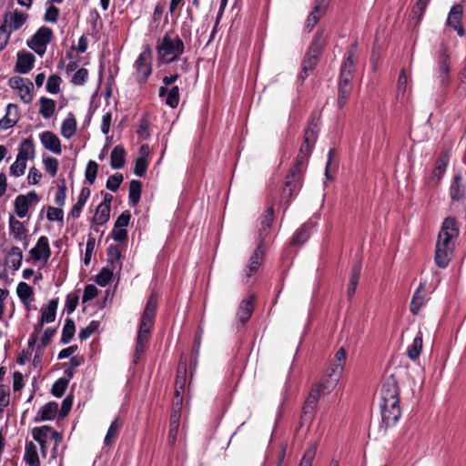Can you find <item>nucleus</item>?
Returning <instances> with one entry per match:
<instances>
[{
    "instance_id": "42",
    "label": "nucleus",
    "mask_w": 466,
    "mask_h": 466,
    "mask_svg": "<svg viewBox=\"0 0 466 466\" xmlns=\"http://www.w3.org/2000/svg\"><path fill=\"white\" fill-rule=\"evenodd\" d=\"M16 292L17 296L25 305L28 306L31 303L33 289L30 285L25 282H20L17 285Z\"/></svg>"
},
{
    "instance_id": "4",
    "label": "nucleus",
    "mask_w": 466,
    "mask_h": 466,
    "mask_svg": "<svg viewBox=\"0 0 466 466\" xmlns=\"http://www.w3.org/2000/svg\"><path fill=\"white\" fill-rule=\"evenodd\" d=\"M380 408H397L399 405V392L397 384L394 380L389 379L383 384L380 399Z\"/></svg>"
},
{
    "instance_id": "62",
    "label": "nucleus",
    "mask_w": 466,
    "mask_h": 466,
    "mask_svg": "<svg viewBox=\"0 0 466 466\" xmlns=\"http://www.w3.org/2000/svg\"><path fill=\"white\" fill-rule=\"evenodd\" d=\"M97 169H98V166L95 161L90 160L87 163V166L86 168V178L89 183H91V184L94 183V181L96 177Z\"/></svg>"
},
{
    "instance_id": "27",
    "label": "nucleus",
    "mask_w": 466,
    "mask_h": 466,
    "mask_svg": "<svg viewBox=\"0 0 466 466\" xmlns=\"http://www.w3.org/2000/svg\"><path fill=\"white\" fill-rule=\"evenodd\" d=\"M448 166V159L446 157H442L438 159L436 162V166L433 169L432 175L430 178V183L432 186H437L441 180L444 173L446 172V168Z\"/></svg>"
},
{
    "instance_id": "29",
    "label": "nucleus",
    "mask_w": 466,
    "mask_h": 466,
    "mask_svg": "<svg viewBox=\"0 0 466 466\" xmlns=\"http://www.w3.org/2000/svg\"><path fill=\"white\" fill-rule=\"evenodd\" d=\"M24 460L29 466H40L37 448L34 442L25 443Z\"/></svg>"
},
{
    "instance_id": "51",
    "label": "nucleus",
    "mask_w": 466,
    "mask_h": 466,
    "mask_svg": "<svg viewBox=\"0 0 466 466\" xmlns=\"http://www.w3.org/2000/svg\"><path fill=\"white\" fill-rule=\"evenodd\" d=\"M9 261L14 270H17L21 267L23 253L20 248L13 247L9 252Z\"/></svg>"
},
{
    "instance_id": "18",
    "label": "nucleus",
    "mask_w": 466,
    "mask_h": 466,
    "mask_svg": "<svg viewBox=\"0 0 466 466\" xmlns=\"http://www.w3.org/2000/svg\"><path fill=\"white\" fill-rule=\"evenodd\" d=\"M462 14V6L461 5H456L451 9L447 19V24L451 26L460 36L464 35V30L461 25Z\"/></svg>"
},
{
    "instance_id": "24",
    "label": "nucleus",
    "mask_w": 466,
    "mask_h": 466,
    "mask_svg": "<svg viewBox=\"0 0 466 466\" xmlns=\"http://www.w3.org/2000/svg\"><path fill=\"white\" fill-rule=\"evenodd\" d=\"M181 418L180 410H173L170 415L169 431H168V443L173 446L177 441V436L179 428V420Z\"/></svg>"
},
{
    "instance_id": "47",
    "label": "nucleus",
    "mask_w": 466,
    "mask_h": 466,
    "mask_svg": "<svg viewBox=\"0 0 466 466\" xmlns=\"http://www.w3.org/2000/svg\"><path fill=\"white\" fill-rule=\"evenodd\" d=\"M76 332V326L71 319H66L62 330L61 342L64 344L68 343L74 337Z\"/></svg>"
},
{
    "instance_id": "17",
    "label": "nucleus",
    "mask_w": 466,
    "mask_h": 466,
    "mask_svg": "<svg viewBox=\"0 0 466 466\" xmlns=\"http://www.w3.org/2000/svg\"><path fill=\"white\" fill-rule=\"evenodd\" d=\"M39 138L46 149L53 152L54 154H61V142L55 133L51 131H45L40 134Z\"/></svg>"
},
{
    "instance_id": "11",
    "label": "nucleus",
    "mask_w": 466,
    "mask_h": 466,
    "mask_svg": "<svg viewBox=\"0 0 466 466\" xmlns=\"http://www.w3.org/2000/svg\"><path fill=\"white\" fill-rule=\"evenodd\" d=\"M150 59V52L145 51L139 55L135 63L137 77L139 82H145L151 74L152 68Z\"/></svg>"
},
{
    "instance_id": "25",
    "label": "nucleus",
    "mask_w": 466,
    "mask_h": 466,
    "mask_svg": "<svg viewBox=\"0 0 466 466\" xmlns=\"http://www.w3.org/2000/svg\"><path fill=\"white\" fill-rule=\"evenodd\" d=\"M57 299H50L48 303L41 308L40 319L42 322L51 323L54 322L56 316Z\"/></svg>"
},
{
    "instance_id": "43",
    "label": "nucleus",
    "mask_w": 466,
    "mask_h": 466,
    "mask_svg": "<svg viewBox=\"0 0 466 466\" xmlns=\"http://www.w3.org/2000/svg\"><path fill=\"white\" fill-rule=\"evenodd\" d=\"M120 427H121V423L119 422V420L117 419H115L111 422V424L108 428V431L106 432V435L105 437V440H104V442L106 445L110 446L116 441V437L118 435V431L120 430Z\"/></svg>"
},
{
    "instance_id": "15",
    "label": "nucleus",
    "mask_w": 466,
    "mask_h": 466,
    "mask_svg": "<svg viewBox=\"0 0 466 466\" xmlns=\"http://www.w3.org/2000/svg\"><path fill=\"white\" fill-rule=\"evenodd\" d=\"M328 8L327 0H318L305 21V28L310 32L323 16Z\"/></svg>"
},
{
    "instance_id": "57",
    "label": "nucleus",
    "mask_w": 466,
    "mask_h": 466,
    "mask_svg": "<svg viewBox=\"0 0 466 466\" xmlns=\"http://www.w3.org/2000/svg\"><path fill=\"white\" fill-rule=\"evenodd\" d=\"M46 171L52 177H55L58 170V160L55 157H47L43 159Z\"/></svg>"
},
{
    "instance_id": "39",
    "label": "nucleus",
    "mask_w": 466,
    "mask_h": 466,
    "mask_svg": "<svg viewBox=\"0 0 466 466\" xmlns=\"http://www.w3.org/2000/svg\"><path fill=\"white\" fill-rule=\"evenodd\" d=\"M422 350V334L420 331L414 338L412 343L408 347L407 354L411 360L419 358Z\"/></svg>"
},
{
    "instance_id": "3",
    "label": "nucleus",
    "mask_w": 466,
    "mask_h": 466,
    "mask_svg": "<svg viewBox=\"0 0 466 466\" xmlns=\"http://www.w3.org/2000/svg\"><path fill=\"white\" fill-rule=\"evenodd\" d=\"M157 51L163 63H170L183 53L184 43L177 35L167 34L157 46Z\"/></svg>"
},
{
    "instance_id": "32",
    "label": "nucleus",
    "mask_w": 466,
    "mask_h": 466,
    "mask_svg": "<svg viewBox=\"0 0 466 466\" xmlns=\"http://www.w3.org/2000/svg\"><path fill=\"white\" fill-rule=\"evenodd\" d=\"M76 120L72 114H69L68 116L62 122L61 126V135L66 138H71L76 132Z\"/></svg>"
},
{
    "instance_id": "9",
    "label": "nucleus",
    "mask_w": 466,
    "mask_h": 466,
    "mask_svg": "<svg viewBox=\"0 0 466 466\" xmlns=\"http://www.w3.org/2000/svg\"><path fill=\"white\" fill-rule=\"evenodd\" d=\"M27 17V15L21 11H10L5 14L2 25L12 34L25 24Z\"/></svg>"
},
{
    "instance_id": "60",
    "label": "nucleus",
    "mask_w": 466,
    "mask_h": 466,
    "mask_svg": "<svg viewBox=\"0 0 466 466\" xmlns=\"http://www.w3.org/2000/svg\"><path fill=\"white\" fill-rule=\"evenodd\" d=\"M318 62V56H315L310 54H307L306 58L303 61L302 65V71L305 74V76H308L309 72L312 71L317 65Z\"/></svg>"
},
{
    "instance_id": "16",
    "label": "nucleus",
    "mask_w": 466,
    "mask_h": 466,
    "mask_svg": "<svg viewBox=\"0 0 466 466\" xmlns=\"http://www.w3.org/2000/svg\"><path fill=\"white\" fill-rule=\"evenodd\" d=\"M131 215L128 211L121 213L115 222L114 228L111 232L112 238L116 241H123L127 238V231L126 228L128 226Z\"/></svg>"
},
{
    "instance_id": "44",
    "label": "nucleus",
    "mask_w": 466,
    "mask_h": 466,
    "mask_svg": "<svg viewBox=\"0 0 466 466\" xmlns=\"http://www.w3.org/2000/svg\"><path fill=\"white\" fill-rule=\"evenodd\" d=\"M108 262L110 263L112 269L121 268V253L117 247L109 246L107 248Z\"/></svg>"
},
{
    "instance_id": "22",
    "label": "nucleus",
    "mask_w": 466,
    "mask_h": 466,
    "mask_svg": "<svg viewBox=\"0 0 466 466\" xmlns=\"http://www.w3.org/2000/svg\"><path fill=\"white\" fill-rule=\"evenodd\" d=\"M35 56L28 52L17 54L16 69L22 74L28 73L34 66Z\"/></svg>"
},
{
    "instance_id": "50",
    "label": "nucleus",
    "mask_w": 466,
    "mask_h": 466,
    "mask_svg": "<svg viewBox=\"0 0 466 466\" xmlns=\"http://www.w3.org/2000/svg\"><path fill=\"white\" fill-rule=\"evenodd\" d=\"M323 46H324L323 32H319L316 34V35L309 46L308 53L319 57Z\"/></svg>"
},
{
    "instance_id": "33",
    "label": "nucleus",
    "mask_w": 466,
    "mask_h": 466,
    "mask_svg": "<svg viewBox=\"0 0 466 466\" xmlns=\"http://www.w3.org/2000/svg\"><path fill=\"white\" fill-rule=\"evenodd\" d=\"M109 217L110 208L108 207V203H100L96 208L92 221L96 225H104L108 221Z\"/></svg>"
},
{
    "instance_id": "58",
    "label": "nucleus",
    "mask_w": 466,
    "mask_h": 466,
    "mask_svg": "<svg viewBox=\"0 0 466 466\" xmlns=\"http://www.w3.org/2000/svg\"><path fill=\"white\" fill-rule=\"evenodd\" d=\"M318 136V127L315 124L309 125V127L306 129L304 134V139L303 141L315 145Z\"/></svg>"
},
{
    "instance_id": "64",
    "label": "nucleus",
    "mask_w": 466,
    "mask_h": 466,
    "mask_svg": "<svg viewBox=\"0 0 466 466\" xmlns=\"http://www.w3.org/2000/svg\"><path fill=\"white\" fill-rule=\"evenodd\" d=\"M147 168V161L144 156H140L136 160L134 172L138 177H143Z\"/></svg>"
},
{
    "instance_id": "34",
    "label": "nucleus",
    "mask_w": 466,
    "mask_h": 466,
    "mask_svg": "<svg viewBox=\"0 0 466 466\" xmlns=\"http://www.w3.org/2000/svg\"><path fill=\"white\" fill-rule=\"evenodd\" d=\"M254 309V299L249 297L244 300L238 310V318L241 323H245L251 316Z\"/></svg>"
},
{
    "instance_id": "21",
    "label": "nucleus",
    "mask_w": 466,
    "mask_h": 466,
    "mask_svg": "<svg viewBox=\"0 0 466 466\" xmlns=\"http://www.w3.org/2000/svg\"><path fill=\"white\" fill-rule=\"evenodd\" d=\"M35 145L32 138L23 140L18 148L16 158L27 162L35 158Z\"/></svg>"
},
{
    "instance_id": "20",
    "label": "nucleus",
    "mask_w": 466,
    "mask_h": 466,
    "mask_svg": "<svg viewBox=\"0 0 466 466\" xmlns=\"http://www.w3.org/2000/svg\"><path fill=\"white\" fill-rule=\"evenodd\" d=\"M19 119V112L16 105L9 104L6 107V113L0 119V128L8 129L14 127Z\"/></svg>"
},
{
    "instance_id": "12",
    "label": "nucleus",
    "mask_w": 466,
    "mask_h": 466,
    "mask_svg": "<svg viewBox=\"0 0 466 466\" xmlns=\"http://www.w3.org/2000/svg\"><path fill=\"white\" fill-rule=\"evenodd\" d=\"M304 168L293 165L289 172L286 177L284 194H287L289 198H291L294 191L300 184Z\"/></svg>"
},
{
    "instance_id": "8",
    "label": "nucleus",
    "mask_w": 466,
    "mask_h": 466,
    "mask_svg": "<svg viewBox=\"0 0 466 466\" xmlns=\"http://www.w3.org/2000/svg\"><path fill=\"white\" fill-rule=\"evenodd\" d=\"M450 197L452 202H463L466 198V173L456 174L450 186Z\"/></svg>"
},
{
    "instance_id": "55",
    "label": "nucleus",
    "mask_w": 466,
    "mask_h": 466,
    "mask_svg": "<svg viewBox=\"0 0 466 466\" xmlns=\"http://www.w3.org/2000/svg\"><path fill=\"white\" fill-rule=\"evenodd\" d=\"M62 79L57 75H52L48 77L46 82V90L51 94H56L60 90Z\"/></svg>"
},
{
    "instance_id": "52",
    "label": "nucleus",
    "mask_w": 466,
    "mask_h": 466,
    "mask_svg": "<svg viewBox=\"0 0 466 466\" xmlns=\"http://www.w3.org/2000/svg\"><path fill=\"white\" fill-rule=\"evenodd\" d=\"M355 58L352 53H349L348 57L344 61L340 70V76L352 78L354 71Z\"/></svg>"
},
{
    "instance_id": "46",
    "label": "nucleus",
    "mask_w": 466,
    "mask_h": 466,
    "mask_svg": "<svg viewBox=\"0 0 466 466\" xmlns=\"http://www.w3.org/2000/svg\"><path fill=\"white\" fill-rule=\"evenodd\" d=\"M360 276V267L355 266L352 270L349 287H348V290H347V297L349 299H350L353 297V295L355 294V291H356V289H357V286L359 283Z\"/></svg>"
},
{
    "instance_id": "1",
    "label": "nucleus",
    "mask_w": 466,
    "mask_h": 466,
    "mask_svg": "<svg viewBox=\"0 0 466 466\" xmlns=\"http://www.w3.org/2000/svg\"><path fill=\"white\" fill-rule=\"evenodd\" d=\"M459 235L457 223L452 218H446L442 223L435 248L434 260L438 267L446 268L454 250V239Z\"/></svg>"
},
{
    "instance_id": "36",
    "label": "nucleus",
    "mask_w": 466,
    "mask_h": 466,
    "mask_svg": "<svg viewBox=\"0 0 466 466\" xmlns=\"http://www.w3.org/2000/svg\"><path fill=\"white\" fill-rule=\"evenodd\" d=\"M313 147H314L313 145L303 141V143L301 144V146L299 147V154L297 156L296 162L294 165L304 168L306 166V163L308 161V158L309 157V156L312 152Z\"/></svg>"
},
{
    "instance_id": "41",
    "label": "nucleus",
    "mask_w": 466,
    "mask_h": 466,
    "mask_svg": "<svg viewBox=\"0 0 466 466\" xmlns=\"http://www.w3.org/2000/svg\"><path fill=\"white\" fill-rule=\"evenodd\" d=\"M350 77L340 76L339 88V105L343 106L350 93Z\"/></svg>"
},
{
    "instance_id": "14",
    "label": "nucleus",
    "mask_w": 466,
    "mask_h": 466,
    "mask_svg": "<svg viewBox=\"0 0 466 466\" xmlns=\"http://www.w3.org/2000/svg\"><path fill=\"white\" fill-rule=\"evenodd\" d=\"M330 383L332 381L329 380L316 383L306 398V405L309 407L317 405L319 400L329 391Z\"/></svg>"
},
{
    "instance_id": "10",
    "label": "nucleus",
    "mask_w": 466,
    "mask_h": 466,
    "mask_svg": "<svg viewBox=\"0 0 466 466\" xmlns=\"http://www.w3.org/2000/svg\"><path fill=\"white\" fill-rule=\"evenodd\" d=\"M38 200V196L35 191L28 192L25 195L17 196L14 203L16 215L20 218H24L26 217L30 206Z\"/></svg>"
},
{
    "instance_id": "23",
    "label": "nucleus",
    "mask_w": 466,
    "mask_h": 466,
    "mask_svg": "<svg viewBox=\"0 0 466 466\" xmlns=\"http://www.w3.org/2000/svg\"><path fill=\"white\" fill-rule=\"evenodd\" d=\"M427 292L424 287V284H420L419 288L416 289L413 294L411 302H410V311L412 314H418L421 307L424 305L426 301Z\"/></svg>"
},
{
    "instance_id": "26",
    "label": "nucleus",
    "mask_w": 466,
    "mask_h": 466,
    "mask_svg": "<svg viewBox=\"0 0 466 466\" xmlns=\"http://www.w3.org/2000/svg\"><path fill=\"white\" fill-rule=\"evenodd\" d=\"M264 252L259 246L252 254L248 260V264L245 270L247 277L252 276L258 269L262 260H263Z\"/></svg>"
},
{
    "instance_id": "53",
    "label": "nucleus",
    "mask_w": 466,
    "mask_h": 466,
    "mask_svg": "<svg viewBox=\"0 0 466 466\" xmlns=\"http://www.w3.org/2000/svg\"><path fill=\"white\" fill-rule=\"evenodd\" d=\"M179 103V88L178 86L171 87L167 94L166 104L171 108H176Z\"/></svg>"
},
{
    "instance_id": "7",
    "label": "nucleus",
    "mask_w": 466,
    "mask_h": 466,
    "mask_svg": "<svg viewBox=\"0 0 466 466\" xmlns=\"http://www.w3.org/2000/svg\"><path fill=\"white\" fill-rule=\"evenodd\" d=\"M9 86L11 88L17 91L24 103L28 104L33 100L32 90L34 86L30 80L20 76H14L9 79Z\"/></svg>"
},
{
    "instance_id": "19",
    "label": "nucleus",
    "mask_w": 466,
    "mask_h": 466,
    "mask_svg": "<svg viewBox=\"0 0 466 466\" xmlns=\"http://www.w3.org/2000/svg\"><path fill=\"white\" fill-rule=\"evenodd\" d=\"M33 439L40 445L41 453L44 457L46 456V443L50 437V427L41 426L32 429Z\"/></svg>"
},
{
    "instance_id": "37",
    "label": "nucleus",
    "mask_w": 466,
    "mask_h": 466,
    "mask_svg": "<svg viewBox=\"0 0 466 466\" xmlns=\"http://www.w3.org/2000/svg\"><path fill=\"white\" fill-rule=\"evenodd\" d=\"M89 196L90 190L87 187H84L81 189L77 202L74 205L70 212V215L73 218H77L80 216L81 210L85 206L86 202L87 201Z\"/></svg>"
},
{
    "instance_id": "54",
    "label": "nucleus",
    "mask_w": 466,
    "mask_h": 466,
    "mask_svg": "<svg viewBox=\"0 0 466 466\" xmlns=\"http://www.w3.org/2000/svg\"><path fill=\"white\" fill-rule=\"evenodd\" d=\"M317 447L315 444L310 445L304 452L299 466H312V462L316 456Z\"/></svg>"
},
{
    "instance_id": "59",
    "label": "nucleus",
    "mask_w": 466,
    "mask_h": 466,
    "mask_svg": "<svg viewBox=\"0 0 466 466\" xmlns=\"http://www.w3.org/2000/svg\"><path fill=\"white\" fill-rule=\"evenodd\" d=\"M46 218L49 221H59L63 222L64 220V212L59 208L48 207Z\"/></svg>"
},
{
    "instance_id": "6",
    "label": "nucleus",
    "mask_w": 466,
    "mask_h": 466,
    "mask_svg": "<svg viewBox=\"0 0 466 466\" xmlns=\"http://www.w3.org/2000/svg\"><path fill=\"white\" fill-rule=\"evenodd\" d=\"M53 36V32L50 28L42 26L30 40L27 41V46L39 56H43L46 51V46L50 43Z\"/></svg>"
},
{
    "instance_id": "61",
    "label": "nucleus",
    "mask_w": 466,
    "mask_h": 466,
    "mask_svg": "<svg viewBox=\"0 0 466 466\" xmlns=\"http://www.w3.org/2000/svg\"><path fill=\"white\" fill-rule=\"evenodd\" d=\"M113 273L108 268H103L96 276V281L98 285L105 287L112 279Z\"/></svg>"
},
{
    "instance_id": "48",
    "label": "nucleus",
    "mask_w": 466,
    "mask_h": 466,
    "mask_svg": "<svg viewBox=\"0 0 466 466\" xmlns=\"http://www.w3.org/2000/svg\"><path fill=\"white\" fill-rule=\"evenodd\" d=\"M141 182L138 180H132L129 185V202L132 205H137L141 196Z\"/></svg>"
},
{
    "instance_id": "2",
    "label": "nucleus",
    "mask_w": 466,
    "mask_h": 466,
    "mask_svg": "<svg viewBox=\"0 0 466 466\" xmlns=\"http://www.w3.org/2000/svg\"><path fill=\"white\" fill-rule=\"evenodd\" d=\"M157 307V295L155 293H152L144 309L137 332V344L135 350V358L137 359L144 352L146 343L149 338L150 329L154 324Z\"/></svg>"
},
{
    "instance_id": "45",
    "label": "nucleus",
    "mask_w": 466,
    "mask_h": 466,
    "mask_svg": "<svg viewBox=\"0 0 466 466\" xmlns=\"http://www.w3.org/2000/svg\"><path fill=\"white\" fill-rule=\"evenodd\" d=\"M408 84H409V76L406 73V70L403 68L400 70L398 81H397V91L396 96L397 97H404L407 90H408Z\"/></svg>"
},
{
    "instance_id": "35",
    "label": "nucleus",
    "mask_w": 466,
    "mask_h": 466,
    "mask_svg": "<svg viewBox=\"0 0 466 466\" xmlns=\"http://www.w3.org/2000/svg\"><path fill=\"white\" fill-rule=\"evenodd\" d=\"M39 113L45 119H49L55 113L56 102L51 98L42 96L39 99Z\"/></svg>"
},
{
    "instance_id": "5",
    "label": "nucleus",
    "mask_w": 466,
    "mask_h": 466,
    "mask_svg": "<svg viewBox=\"0 0 466 466\" xmlns=\"http://www.w3.org/2000/svg\"><path fill=\"white\" fill-rule=\"evenodd\" d=\"M347 361V350L344 347H340L335 352L333 358L329 361L327 370V376L336 385L340 378Z\"/></svg>"
},
{
    "instance_id": "30",
    "label": "nucleus",
    "mask_w": 466,
    "mask_h": 466,
    "mask_svg": "<svg viewBox=\"0 0 466 466\" xmlns=\"http://www.w3.org/2000/svg\"><path fill=\"white\" fill-rule=\"evenodd\" d=\"M126 151L123 147L116 146L113 148L110 156V165L112 168L119 169L125 166Z\"/></svg>"
},
{
    "instance_id": "63",
    "label": "nucleus",
    "mask_w": 466,
    "mask_h": 466,
    "mask_svg": "<svg viewBox=\"0 0 466 466\" xmlns=\"http://www.w3.org/2000/svg\"><path fill=\"white\" fill-rule=\"evenodd\" d=\"M123 181V176L121 174H115L110 176L106 181L107 189L116 192Z\"/></svg>"
},
{
    "instance_id": "31",
    "label": "nucleus",
    "mask_w": 466,
    "mask_h": 466,
    "mask_svg": "<svg viewBox=\"0 0 466 466\" xmlns=\"http://www.w3.org/2000/svg\"><path fill=\"white\" fill-rule=\"evenodd\" d=\"M9 228L11 235L17 240H23L26 238V228L22 222L18 221L14 216L9 218Z\"/></svg>"
},
{
    "instance_id": "28",
    "label": "nucleus",
    "mask_w": 466,
    "mask_h": 466,
    "mask_svg": "<svg viewBox=\"0 0 466 466\" xmlns=\"http://www.w3.org/2000/svg\"><path fill=\"white\" fill-rule=\"evenodd\" d=\"M448 60H449V56L447 54V50L445 48H443L442 53L440 55V57H439L440 77H441V83L442 86H447L450 81V77H449L450 66H449Z\"/></svg>"
},
{
    "instance_id": "13",
    "label": "nucleus",
    "mask_w": 466,
    "mask_h": 466,
    "mask_svg": "<svg viewBox=\"0 0 466 466\" xmlns=\"http://www.w3.org/2000/svg\"><path fill=\"white\" fill-rule=\"evenodd\" d=\"M32 258L35 261L46 262L51 256V249L48 238L42 236L38 238L35 246L30 250Z\"/></svg>"
},
{
    "instance_id": "38",
    "label": "nucleus",
    "mask_w": 466,
    "mask_h": 466,
    "mask_svg": "<svg viewBox=\"0 0 466 466\" xmlns=\"http://www.w3.org/2000/svg\"><path fill=\"white\" fill-rule=\"evenodd\" d=\"M382 423L386 427L394 426L401 416L400 410H380Z\"/></svg>"
},
{
    "instance_id": "49",
    "label": "nucleus",
    "mask_w": 466,
    "mask_h": 466,
    "mask_svg": "<svg viewBox=\"0 0 466 466\" xmlns=\"http://www.w3.org/2000/svg\"><path fill=\"white\" fill-rule=\"evenodd\" d=\"M323 46H324L323 32H319L316 34V35L309 46L308 53L319 57Z\"/></svg>"
},
{
    "instance_id": "56",
    "label": "nucleus",
    "mask_w": 466,
    "mask_h": 466,
    "mask_svg": "<svg viewBox=\"0 0 466 466\" xmlns=\"http://www.w3.org/2000/svg\"><path fill=\"white\" fill-rule=\"evenodd\" d=\"M26 162L15 158V161L10 167V175L14 177H21L25 174L26 169Z\"/></svg>"
},
{
    "instance_id": "40",
    "label": "nucleus",
    "mask_w": 466,
    "mask_h": 466,
    "mask_svg": "<svg viewBox=\"0 0 466 466\" xmlns=\"http://www.w3.org/2000/svg\"><path fill=\"white\" fill-rule=\"evenodd\" d=\"M274 211L272 208H268L263 216L259 218V235L260 237L266 236L268 228H270L273 222Z\"/></svg>"
}]
</instances>
